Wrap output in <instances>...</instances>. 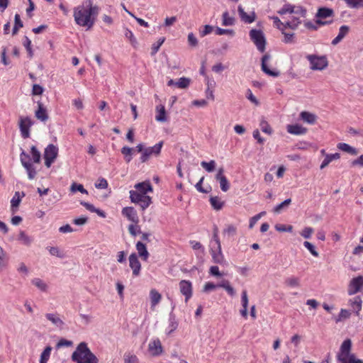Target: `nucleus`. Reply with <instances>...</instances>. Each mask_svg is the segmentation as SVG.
I'll return each instance as SVG.
<instances>
[{
    "label": "nucleus",
    "instance_id": "55",
    "mask_svg": "<svg viewBox=\"0 0 363 363\" xmlns=\"http://www.w3.org/2000/svg\"><path fill=\"white\" fill-rule=\"evenodd\" d=\"M128 231L130 234L134 237L138 234L141 233L140 226L135 223H132L128 226Z\"/></svg>",
    "mask_w": 363,
    "mask_h": 363
},
{
    "label": "nucleus",
    "instance_id": "54",
    "mask_svg": "<svg viewBox=\"0 0 363 363\" xmlns=\"http://www.w3.org/2000/svg\"><path fill=\"white\" fill-rule=\"evenodd\" d=\"M71 191L72 192L79 191L82 194H88V191L84 188L82 184L73 183L71 185Z\"/></svg>",
    "mask_w": 363,
    "mask_h": 363
},
{
    "label": "nucleus",
    "instance_id": "51",
    "mask_svg": "<svg viewBox=\"0 0 363 363\" xmlns=\"http://www.w3.org/2000/svg\"><path fill=\"white\" fill-rule=\"evenodd\" d=\"M347 6L352 9L363 7V0H344Z\"/></svg>",
    "mask_w": 363,
    "mask_h": 363
},
{
    "label": "nucleus",
    "instance_id": "43",
    "mask_svg": "<svg viewBox=\"0 0 363 363\" xmlns=\"http://www.w3.org/2000/svg\"><path fill=\"white\" fill-rule=\"evenodd\" d=\"M81 204L83 206H84L88 211H89L91 212L96 213L99 216H100L102 218L105 217V213L102 211L96 208L94 205H92L89 203L85 202V201H82Z\"/></svg>",
    "mask_w": 363,
    "mask_h": 363
},
{
    "label": "nucleus",
    "instance_id": "48",
    "mask_svg": "<svg viewBox=\"0 0 363 363\" xmlns=\"http://www.w3.org/2000/svg\"><path fill=\"white\" fill-rule=\"evenodd\" d=\"M30 154H31L32 160L34 163H39L40 162L41 154L38 150V149L36 148L35 146L33 145L30 147Z\"/></svg>",
    "mask_w": 363,
    "mask_h": 363
},
{
    "label": "nucleus",
    "instance_id": "61",
    "mask_svg": "<svg viewBox=\"0 0 363 363\" xmlns=\"http://www.w3.org/2000/svg\"><path fill=\"white\" fill-rule=\"evenodd\" d=\"M124 35H125V37L127 39H128V40H130V43L133 45H134V46H135V45H136V43H137L136 38H135V36H134V35H133V32H132L130 30H129V29L126 28V29L125 30Z\"/></svg>",
    "mask_w": 363,
    "mask_h": 363
},
{
    "label": "nucleus",
    "instance_id": "2",
    "mask_svg": "<svg viewBox=\"0 0 363 363\" xmlns=\"http://www.w3.org/2000/svg\"><path fill=\"white\" fill-rule=\"evenodd\" d=\"M279 15H284L287 13L294 14L292 21H287L284 23L277 16H272L271 18L273 20L274 26L279 30L284 31L286 28L295 29L301 23L300 18L304 17L306 11L301 6L293 5L291 4H285L278 11Z\"/></svg>",
    "mask_w": 363,
    "mask_h": 363
},
{
    "label": "nucleus",
    "instance_id": "19",
    "mask_svg": "<svg viewBox=\"0 0 363 363\" xmlns=\"http://www.w3.org/2000/svg\"><path fill=\"white\" fill-rule=\"evenodd\" d=\"M271 56L268 54L263 55L262 58V70L269 76L277 77L279 75V72L277 69H270L267 62L270 60Z\"/></svg>",
    "mask_w": 363,
    "mask_h": 363
},
{
    "label": "nucleus",
    "instance_id": "7",
    "mask_svg": "<svg viewBox=\"0 0 363 363\" xmlns=\"http://www.w3.org/2000/svg\"><path fill=\"white\" fill-rule=\"evenodd\" d=\"M59 149L57 146L50 144L44 150L43 158L45 160V165L49 168L55 162L58 155Z\"/></svg>",
    "mask_w": 363,
    "mask_h": 363
},
{
    "label": "nucleus",
    "instance_id": "27",
    "mask_svg": "<svg viewBox=\"0 0 363 363\" xmlns=\"http://www.w3.org/2000/svg\"><path fill=\"white\" fill-rule=\"evenodd\" d=\"M30 281L32 285L37 288L40 291L43 293H47L48 291L49 285L43 279L38 277H35L32 279Z\"/></svg>",
    "mask_w": 363,
    "mask_h": 363
},
{
    "label": "nucleus",
    "instance_id": "12",
    "mask_svg": "<svg viewBox=\"0 0 363 363\" xmlns=\"http://www.w3.org/2000/svg\"><path fill=\"white\" fill-rule=\"evenodd\" d=\"M147 350L150 355L158 357L163 353V347L159 338H153L148 343Z\"/></svg>",
    "mask_w": 363,
    "mask_h": 363
},
{
    "label": "nucleus",
    "instance_id": "37",
    "mask_svg": "<svg viewBox=\"0 0 363 363\" xmlns=\"http://www.w3.org/2000/svg\"><path fill=\"white\" fill-rule=\"evenodd\" d=\"M237 233V227L233 224L226 225L223 230V234L228 238L235 236Z\"/></svg>",
    "mask_w": 363,
    "mask_h": 363
},
{
    "label": "nucleus",
    "instance_id": "32",
    "mask_svg": "<svg viewBox=\"0 0 363 363\" xmlns=\"http://www.w3.org/2000/svg\"><path fill=\"white\" fill-rule=\"evenodd\" d=\"M340 158V154L338 152L334 154L325 155V157L320 164V169H323L333 160H337Z\"/></svg>",
    "mask_w": 363,
    "mask_h": 363
},
{
    "label": "nucleus",
    "instance_id": "11",
    "mask_svg": "<svg viewBox=\"0 0 363 363\" xmlns=\"http://www.w3.org/2000/svg\"><path fill=\"white\" fill-rule=\"evenodd\" d=\"M33 125V121L30 117L19 118V128L21 136L23 138H28L30 137V128Z\"/></svg>",
    "mask_w": 363,
    "mask_h": 363
},
{
    "label": "nucleus",
    "instance_id": "28",
    "mask_svg": "<svg viewBox=\"0 0 363 363\" xmlns=\"http://www.w3.org/2000/svg\"><path fill=\"white\" fill-rule=\"evenodd\" d=\"M136 250L138 251V255L141 257V259L144 261H147L150 254L147 250L146 245L140 241H138L135 245Z\"/></svg>",
    "mask_w": 363,
    "mask_h": 363
},
{
    "label": "nucleus",
    "instance_id": "5",
    "mask_svg": "<svg viewBox=\"0 0 363 363\" xmlns=\"http://www.w3.org/2000/svg\"><path fill=\"white\" fill-rule=\"evenodd\" d=\"M130 199L132 203L139 204L143 210H145L152 203V199L147 195L140 194L138 191L130 190L129 191Z\"/></svg>",
    "mask_w": 363,
    "mask_h": 363
},
{
    "label": "nucleus",
    "instance_id": "52",
    "mask_svg": "<svg viewBox=\"0 0 363 363\" xmlns=\"http://www.w3.org/2000/svg\"><path fill=\"white\" fill-rule=\"evenodd\" d=\"M190 84V79L186 77H181L177 82V86L180 89H186Z\"/></svg>",
    "mask_w": 363,
    "mask_h": 363
},
{
    "label": "nucleus",
    "instance_id": "46",
    "mask_svg": "<svg viewBox=\"0 0 363 363\" xmlns=\"http://www.w3.org/2000/svg\"><path fill=\"white\" fill-rule=\"evenodd\" d=\"M300 279L298 277L292 276L290 277H288L285 280V284L291 288L294 287H298L300 286Z\"/></svg>",
    "mask_w": 363,
    "mask_h": 363
},
{
    "label": "nucleus",
    "instance_id": "56",
    "mask_svg": "<svg viewBox=\"0 0 363 363\" xmlns=\"http://www.w3.org/2000/svg\"><path fill=\"white\" fill-rule=\"evenodd\" d=\"M303 245L311 253L312 255L315 257H318L319 254L313 244L308 241H305L303 242Z\"/></svg>",
    "mask_w": 363,
    "mask_h": 363
},
{
    "label": "nucleus",
    "instance_id": "20",
    "mask_svg": "<svg viewBox=\"0 0 363 363\" xmlns=\"http://www.w3.org/2000/svg\"><path fill=\"white\" fill-rule=\"evenodd\" d=\"M348 305L352 311L359 316L362 308V299L359 296H357L352 298L349 299Z\"/></svg>",
    "mask_w": 363,
    "mask_h": 363
},
{
    "label": "nucleus",
    "instance_id": "50",
    "mask_svg": "<svg viewBox=\"0 0 363 363\" xmlns=\"http://www.w3.org/2000/svg\"><path fill=\"white\" fill-rule=\"evenodd\" d=\"M259 127L263 133L268 135H271L272 133V128L265 120L262 119L259 123Z\"/></svg>",
    "mask_w": 363,
    "mask_h": 363
},
{
    "label": "nucleus",
    "instance_id": "39",
    "mask_svg": "<svg viewBox=\"0 0 363 363\" xmlns=\"http://www.w3.org/2000/svg\"><path fill=\"white\" fill-rule=\"evenodd\" d=\"M218 287L224 289L231 296H233L235 294L234 289L230 285V281L228 280H223L218 283Z\"/></svg>",
    "mask_w": 363,
    "mask_h": 363
},
{
    "label": "nucleus",
    "instance_id": "45",
    "mask_svg": "<svg viewBox=\"0 0 363 363\" xmlns=\"http://www.w3.org/2000/svg\"><path fill=\"white\" fill-rule=\"evenodd\" d=\"M351 315V312L349 310L342 308L337 315L335 318V322L339 323L344 321L348 318H350Z\"/></svg>",
    "mask_w": 363,
    "mask_h": 363
},
{
    "label": "nucleus",
    "instance_id": "49",
    "mask_svg": "<svg viewBox=\"0 0 363 363\" xmlns=\"http://www.w3.org/2000/svg\"><path fill=\"white\" fill-rule=\"evenodd\" d=\"M201 165L208 172H212L216 168V163L214 160L210 162L202 161Z\"/></svg>",
    "mask_w": 363,
    "mask_h": 363
},
{
    "label": "nucleus",
    "instance_id": "60",
    "mask_svg": "<svg viewBox=\"0 0 363 363\" xmlns=\"http://www.w3.org/2000/svg\"><path fill=\"white\" fill-rule=\"evenodd\" d=\"M124 363H139V359L135 354H125L124 355Z\"/></svg>",
    "mask_w": 363,
    "mask_h": 363
},
{
    "label": "nucleus",
    "instance_id": "41",
    "mask_svg": "<svg viewBox=\"0 0 363 363\" xmlns=\"http://www.w3.org/2000/svg\"><path fill=\"white\" fill-rule=\"evenodd\" d=\"M209 201L212 207L217 211L220 210L224 204V202L218 196H212Z\"/></svg>",
    "mask_w": 363,
    "mask_h": 363
},
{
    "label": "nucleus",
    "instance_id": "38",
    "mask_svg": "<svg viewBox=\"0 0 363 363\" xmlns=\"http://www.w3.org/2000/svg\"><path fill=\"white\" fill-rule=\"evenodd\" d=\"M333 15V10L329 8H320L318 10L316 17L318 18H326Z\"/></svg>",
    "mask_w": 363,
    "mask_h": 363
},
{
    "label": "nucleus",
    "instance_id": "62",
    "mask_svg": "<svg viewBox=\"0 0 363 363\" xmlns=\"http://www.w3.org/2000/svg\"><path fill=\"white\" fill-rule=\"evenodd\" d=\"M213 30V27L210 25H206L203 28L199 30V34L201 37H204L210 34Z\"/></svg>",
    "mask_w": 363,
    "mask_h": 363
},
{
    "label": "nucleus",
    "instance_id": "8",
    "mask_svg": "<svg viewBox=\"0 0 363 363\" xmlns=\"http://www.w3.org/2000/svg\"><path fill=\"white\" fill-rule=\"evenodd\" d=\"M20 160L22 166L26 169L29 179H33L37 172L34 165L30 162V155L27 154L23 150H22L20 154Z\"/></svg>",
    "mask_w": 363,
    "mask_h": 363
},
{
    "label": "nucleus",
    "instance_id": "53",
    "mask_svg": "<svg viewBox=\"0 0 363 363\" xmlns=\"http://www.w3.org/2000/svg\"><path fill=\"white\" fill-rule=\"evenodd\" d=\"M49 252L51 255L55 256L60 258L65 257V254L57 247H51L49 248Z\"/></svg>",
    "mask_w": 363,
    "mask_h": 363
},
{
    "label": "nucleus",
    "instance_id": "36",
    "mask_svg": "<svg viewBox=\"0 0 363 363\" xmlns=\"http://www.w3.org/2000/svg\"><path fill=\"white\" fill-rule=\"evenodd\" d=\"M18 240L24 245L30 246L33 242V238L28 235L24 231H21Z\"/></svg>",
    "mask_w": 363,
    "mask_h": 363
},
{
    "label": "nucleus",
    "instance_id": "15",
    "mask_svg": "<svg viewBox=\"0 0 363 363\" xmlns=\"http://www.w3.org/2000/svg\"><path fill=\"white\" fill-rule=\"evenodd\" d=\"M213 262L219 264H225V259L222 252L221 245H216V247H212L210 250Z\"/></svg>",
    "mask_w": 363,
    "mask_h": 363
},
{
    "label": "nucleus",
    "instance_id": "31",
    "mask_svg": "<svg viewBox=\"0 0 363 363\" xmlns=\"http://www.w3.org/2000/svg\"><path fill=\"white\" fill-rule=\"evenodd\" d=\"M177 327L178 323L176 320V317L173 313H170L169 315V325L166 329L167 334L170 335L177 330Z\"/></svg>",
    "mask_w": 363,
    "mask_h": 363
},
{
    "label": "nucleus",
    "instance_id": "57",
    "mask_svg": "<svg viewBox=\"0 0 363 363\" xmlns=\"http://www.w3.org/2000/svg\"><path fill=\"white\" fill-rule=\"evenodd\" d=\"M266 214L265 211H262L261 213L255 215V216L252 217L250 220L249 223V228L251 229L252 228L256 223L263 216Z\"/></svg>",
    "mask_w": 363,
    "mask_h": 363
},
{
    "label": "nucleus",
    "instance_id": "59",
    "mask_svg": "<svg viewBox=\"0 0 363 363\" xmlns=\"http://www.w3.org/2000/svg\"><path fill=\"white\" fill-rule=\"evenodd\" d=\"M216 34L218 35H229L233 36L235 35V32L232 29H223V28L217 27L216 28Z\"/></svg>",
    "mask_w": 363,
    "mask_h": 363
},
{
    "label": "nucleus",
    "instance_id": "23",
    "mask_svg": "<svg viewBox=\"0 0 363 363\" xmlns=\"http://www.w3.org/2000/svg\"><path fill=\"white\" fill-rule=\"evenodd\" d=\"M299 118L305 123L314 125L317 122L318 116L311 112L303 111L299 113Z\"/></svg>",
    "mask_w": 363,
    "mask_h": 363
},
{
    "label": "nucleus",
    "instance_id": "21",
    "mask_svg": "<svg viewBox=\"0 0 363 363\" xmlns=\"http://www.w3.org/2000/svg\"><path fill=\"white\" fill-rule=\"evenodd\" d=\"M286 130L291 135H303L307 133L308 129L300 124L296 123L287 125Z\"/></svg>",
    "mask_w": 363,
    "mask_h": 363
},
{
    "label": "nucleus",
    "instance_id": "33",
    "mask_svg": "<svg viewBox=\"0 0 363 363\" xmlns=\"http://www.w3.org/2000/svg\"><path fill=\"white\" fill-rule=\"evenodd\" d=\"M151 308H154L161 301L162 295L155 289L150 291Z\"/></svg>",
    "mask_w": 363,
    "mask_h": 363
},
{
    "label": "nucleus",
    "instance_id": "9",
    "mask_svg": "<svg viewBox=\"0 0 363 363\" xmlns=\"http://www.w3.org/2000/svg\"><path fill=\"white\" fill-rule=\"evenodd\" d=\"M250 36L251 40L255 44L257 50L261 52H264L266 40L264 33L261 30L252 29L250 32Z\"/></svg>",
    "mask_w": 363,
    "mask_h": 363
},
{
    "label": "nucleus",
    "instance_id": "24",
    "mask_svg": "<svg viewBox=\"0 0 363 363\" xmlns=\"http://www.w3.org/2000/svg\"><path fill=\"white\" fill-rule=\"evenodd\" d=\"M238 11L241 20L246 23H252L255 20V13L252 11L250 13H247L242 6L239 5L238 7Z\"/></svg>",
    "mask_w": 363,
    "mask_h": 363
},
{
    "label": "nucleus",
    "instance_id": "14",
    "mask_svg": "<svg viewBox=\"0 0 363 363\" xmlns=\"http://www.w3.org/2000/svg\"><path fill=\"white\" fill-rule=\"evenodd\" d=\"M179 285L180 292L185 296V302H187L191 298L193 294L192 284L190 281L182 280Z\"/></svg>",
    "mask_w": 363,
    "mask_h": 363
},
{
    "label": "nucleus",
    "instance_id": "47",
    "mask_svg": "<svg viewBox=\"0 0 363 363\" xmlns=\"http://www.w3.org/2000/svg\"><path fill=\"white\" fill-rule=\"evenodd\" d=\"M291 203V199H287L284 200L283 202H281V203L277 205L274 208L273 211L275 213H279L281 212V211L284 208H287L290 205Z\"/></svg>",
    "mask_w": 363,
    "mask_h": 363
},
{
    "label": "nucleus",
    "instance_id": "16",
    "mask_svg": "<svg viewBox=\"0 0 363 363\" xmlns=\"http://www.w3.org/2000/svg\"><path fill=\"white\" fill-rule=\"evenodd\" d=\"M129 266L133 271V275L134 277H138L140 274L141 264L138 258L135 253H132L129 257Z\"/></svg>",
    "mask_w": 363,
    "mask_h": 363
},
{
    "label": "nucleus",
    "instance_id": "18",
    "mask_svg": "<svg viewBox=\"0 0 363 363\" xmlns=\"http://www.w3.org/2000/svg\"><path fill=\"white\" fill-rule=\"evenodd\" d=\"M122 215L133 223L138 224L139 223V217L136 210L133 207H125L122 209Z\"/></svg>",
    "mask_w": 363,
    "mask_h": 363
},
{
    "label": "nucleus",
    "instance_id": "63",
    "mask_svg": "<svg viewBox=\"0 0 363 363\" xmlns=\"http://www.w3.org/2000/svg\"><path fill=\"white\" fill-rule=\"evenodd\" d=\"M313 233V229L311 227H306L302 230L300 234L303 238L306 239H309L311 238Z\"/></svg>",
    "mask_w": 363,
    "mask_h": 363
},
{
    "label": "nucleus",
    "instance_id": "6",
    "mask_svg": "<svg viewBox=\"0 0 363 363\" xmlns=\"http://www.w3.org/2000/svg\"><path fill=\"white\" fill-rule=\"evenodd\" d=\"M306 59L310 62V68L312 70H323L328 67L327 57L324 55H308Z\"/></svg>",
    "mask_w": 363,
    "mask_h": 363
},
{
    "label": "nucleus",
    "instance_id": "1",
    "mask_svg": "<svg viewBox=\"0 0 363 363\" xmlns=\"http://www.w3.org/2000/svg\"><path fill=\"white\" fill-rule=\"evenodd\" d=\"M99 7L94 5L93 0H84L81 4L74 8L73 16L77 25L91 29L99 13Z\"/></svg>",
    "mask_w": 363,
    "mask_h": 363
},
{
    "label": "nucleus",
    "instance_id": "58",
    "mask_svg": "<svg viewBox=\"0 0 363 363\" xmlns=\"http://www.w3.org/2000/svg\"><path fill=\"white\" fill-rule=\"evenodd\" d=\"M23 27V23L21 20L20 15L16 13L15 15V25L13 28V34L15 35L20 28Z\"/></svg>",
    "mask_w": 363,
    "mask_h": 363
},
{
    "label": "nucleus",
    "instance_id": "42",
    "mask_svg": "<svg viewBox=\"0 0 363 363\" xmlns=\"http://www.w3.org/2000/svg\"><path fill=\"white\" fill-rule=\"evenodd\" d=\"M235 18L229 15L228 11H225L222 15V25L223 26H230L235 24Z\"/></svg>",
    "mask_w": 363,
    "mask_h": 363
},
{
    "label": "nucleus",
    "instance_id": "17",
    "mask_svg": "<svg viewBox=\"0 0 363 363\" xmlns=\"http://www.w3.org/2000/svg\"><path fill=\"white\" fill-rule=\"evenodd\" d=\"M216 179L219 182L220 189L223 192H226L230 189V184L226 177L224 175V169L220 167L218 169L216 174Z\"/></svg>",
    "mask_w": 363,
    "mask_h": 363
},
{
    "label": "nucleus",
    "instance_id": "13",
    "mask_svg": "<svg viewBox=\"0 0 363 363\" xmlns=\"http://www.w3.org/2000/svg\"><path fill=\"white\" fill-rule=\"evenodd\" d=\"M163 145L162 142H160L152 147H146L143 154L141 155L140 160L142 162H146L151 155H159Z\"/></svg>",
    "mask_w": 363,
    "mask_h": 363
},
{
    "label": "nucleus",
    "instance_id": "22",
    "mask_svg": "<svg viewBox=\"0 0 363 363\" xmlns=\"http://www.w3.org/2000/svg\"><path fill=\"white\" fill-rule=\"evenodd\" d=\"M45 318L49 320L55 328L62 330L65 325L64 321L60 318L57 313H48L45 314Z\"/></svg>",
    "mask_w": 363,
    "mask_h": 363
},
{
    "label": "nucleus",
    "instance_id": "26",
    "mask_svg": "<svg viewBox=\"0 0 363 363\" xmlns=\"http://www.w3.org/2000/svg\"><path fill=\"white\" fill-rule=\"evenodd\" d=\"M134 188L135 189V191H138L145 195L153 191L152 186L149 181L138 183L135 184Z\"/></svg>",
    "mask_w": 363,
    "mask_h": 363
},
{
    "label": "nucleus",
    "instance_id": "25",
    "mask_svg": "<svg viewBox=\"0 0 363 363\" xmlns=\"http://www.w3.org/2000/svg\"><path fill=\"white\" fill-rule=\"evenodd\" d=\"M25 196L24 193L16 191L11 200V212L14 214L17 212L22 198Z\"/></svg>",
    "mask_w": 363,
    "mask_h": 363
},
{
    "label": "nucleus",
    "instance_id": "34",
    "mask_svg": "<svg viewBox=\"0 0 363 363\" xmlns=\"http://www.w3.org/2000/svg\"><path fill=\"white\" fill-rule=\"evenodd\" d=\"M157 114L155 119L159 122H165L167 121L166 111L163 105H159L156 107Z\"/></svg>",
    "mask_w": 363,
    "mask_h": 363
},
{
    "label": "nucleus",
    "instance_id": "35",
    "mask_svg": "<svg viewBox=\"0 0 363 363\" xmlns=\"http://www.w3.org/2000/svg\"><path fill=\"white\" fill-rule=\"evenodd\" d=\"M337 148L343 152H347L352 155H357V150L354 147L350 146V145L340 143L337 144Z\"/></svg>",
    "mask_w": 363,
    "mask_h": 363
},
{
    "label": "nucleus",
    "instance_id": "64",
    "mask_svg": "<svg viewBox=\"0 0 363 363\" xmlns=\"http://www.w3.org/2000/svg\"><path fill=\"white\" fill-rule=\"evenodd\" d=\"M187 40L191 47H196L198 45V40L193 33L188 34Z\"/></svg>",
    "mask_w": 363,
    "mask_h": 363
},
{
    "label": "nucleus",
    "instance_id": "30",
    "mask_svg": "<svg viewBox=\"0 0 363 363\" xmlns=\"http://www.w3.org/2000/svg\"><path fill=\"white\" fill-rule=\"evenodd\" d=\"M35 116L41 121H46L48 120L47 110L41 103L38 104V109L35 111Z\"/></svg>",
    "mask_w": 363,
    "mask_h": 363
},
{
    "label": "nucleus",
    "instance_id": "29",
    "mask_svg": "<svg viewBox=\"0 0 363 363\" xmlns=\"http://www.w3.org/2000/svg\"><path fill=\"white\" fill-rule=\"evenodd\" d=\"M350 30L349 26L343 25L340 26L337 35L333 40L332 44L336 45L338 44L348 33Z\"/></svg>",
    "mask_w": 363,
    "mask_h": 363
},
{
    "label": "nucleus",
    "instance_id": "4",
    "mask_svg": "<svg viewBox=\"0 0 363 363\" xmlns=\"http://www.w3.org/2000/svg\"><path fill=\"white\" fill-rule=\"evenodd\" d=\"M352 341L346 339L340 346V352L337 354V359L340 363H363V361L356 358L354 354L351 353Z\"/></svg>",
    "mask_w": 363,
    "mask_h": 363
},
{
    "label": "nucleus",
    "instance_id": "44",
    "mask_svg": "<svg viewBox=\"0 0 363 363\" xmlns=\"http://www.w3.org/2000/svg\"><path fill=\"white\" fill-rule=\"evenodd\" d=\"M121 153L123 155L124 160L127 163H129L132 160L133 148L124 146L121 148Z\"/></svg>",
    "mask_w": 363,
    "mask_h": 363
},
{
    "label": "nucleus",
    "instance_id": "3",
    "mask_svg": "<svg viewBox=\"0 0 363 363\" xmlns=\"http://www.w3.org/2000/svg\"><path fill=\"white\" fill-rule=\"evenodd\" d=\"M71 358L76 363H99L98 358L91 352L84 342H80L77 345Z\"/></svg>",
    "mask_w": 363,
    "mask_h": 363
},
{
    "label": "nucleus",
    "instance_id": "40",
    "mask_svg": "<svg viewBox=\"0 0 363 363\" xmlns=\"http://www.w3.org/2000/svg\"><path fill=\"white\" fill-rule=\"evenodd\" d=\"M52 350V348L50 346H48L44 349L40 354L39 363H48L50 357Z\"/></svg>",
    "mask_w": 363,
    "mask_h": 363
},
{
    "label": "nucleus",
    "instance_id": "10",
    "mask_svg": "<svg viewBox=\"0 0 363 363\" xmlns=\"http://www.w3.org/2000/svg\"><path fill=\"white\" fill-rule=\"evenodd\" d=\"M363 289V277L358 276L352 278L349 282L347 287V294L349 296H352Z\"/></svg>",
    "mask_w": 363,
    "mask_h": 363
}]
</instances>
